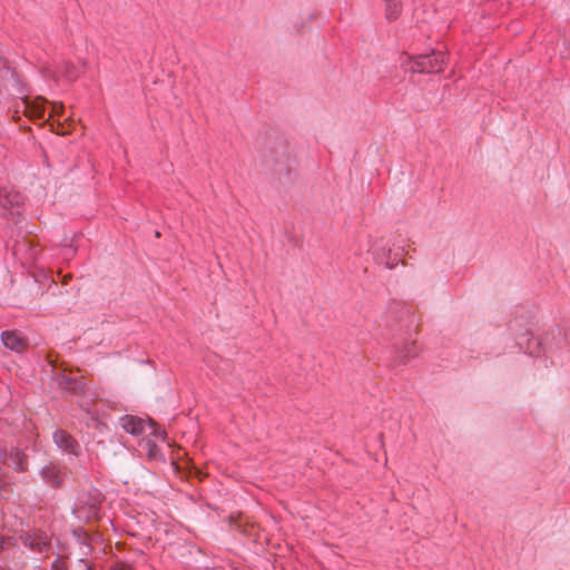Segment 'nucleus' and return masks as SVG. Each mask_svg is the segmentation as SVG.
Returning a JSON list of instances; mask_svg holds the SVG:
<instances>
[{
	"instance_id": "f257e3e1",
	"label": "nucleus",
	"mask_w": 570,
	"mask_h": 570,
	"mask_svg": "<svg viewBox=\"0 0 570 570\" xmlns=\"http://www.w3.org/2000/svg\"><path fill=\"white\" fill-rule=\"evenodd\" d=\"M49 104L45 98L37 97L35 99L23 98L17 106V111H22L31 120H42V125L48 124L51 131L58 135H68L75 127L72 116L67 117L63 121L59 120L65 112L62 102H51V109L46 118V105Z\"/></svg>"
},
{
	"instance_id": "f03ea898",
	"label": "nucleus",
	"mask_w": 570,
	"mask_h": 570,
	"mask_svg": "<svg viewBox=\"0 0 570 570\" xmlns=\"http://www.w3.org/2000/svg\"><path fill=\"white\" fill-rule=\"evenodd\" d=\"M120 426L128 433L139 436V435H146V436H163L164 431H160L156 423L151 420L145 421L140 417L132 416V415H125L120 417L119 420Z\"/></svg>"
},
{
	"instance_id": "7ed1b4c3",
	"label": "nucleus",
	"mask_w": 570,
	"mask_h": 570,
	"mask_svg": "<svg viewBox=\"0 0 570 570\" xmlns=\"http://www.w3.org/2000/svg\"><path fill=\"white\" fill-rule=\"evenodd\" d=\"M444 66V53L433 51L431 55H421L412 63L413 72H440Z\"/></svg>"
},
{
	"instance_id": "20e7f679",
	"label": "nucleus",
	"mask_w": 570,
	"mask_h": 570,
	"mask_svg": "<svg viewBox=\"0 0 570 570\" xmlns=\"http://www.w3.org/2000/svg\"><path fill=\"white\" fill-rule=\"evenodd\" d=\"M53 441L58 448L70 454H78L80 449L78 442L67 432L58 430L53 433Z\"/></svg>"
},
{
	"instance_id": "39448f33",
	"label": "nucleus",
	"mask_w": 570,
	"mask_h": 570,
	"mask_svg": "<svg viewBox=\"0 0 570 570\" xmlns=\"http://www.w3.org/2000/svg\"><path fill=\"white\" fill-rule=\"evenodd\" d=\"M3 345L17 353L23 352L28 347V343L19 333L7 331L1 334Z\"/></svg>"
},
{
	"instance_id": "423d86ee",
	"label": "nucleus",
	"mask_w": 570,
	"mask_h": 570,
	"mask_svg": "<svg viewBox=\"0 0 570 570\" xmlns=\"http://www.w3.org/2000/svg\"><path fill=\"white\" fill-rule=\"evenodd\" d=\"M22 203V197L21 195L13 190V189H9L7 187L2 188L0 190V206L3 207V208H17L16 213L19 214V210L18 208L20 207ZM11 214L13 215L14 212L12 210Z\"/></svg>"
},
{
	"instance_id": "0eeeda50",
	"label": "nucleus",
	"mask_w": 570,
	"mask_h": 570,
	"mask_svg": "<svg viewBox=\"0 0 570 570\" xmlns=\"http://www.w3.org/2000/svg\"><path fill=\"white\" fill-rule=\"evenodd\" d=\"M385 8V16L389 20H395L402 12L401 0H382Z\"/></svg>"
},
{
	"instance_id": "6e6552de",
	"label": "nucleus",
	"mask_w": 570,
	"mask_h": 570,
	"mask_svg": "<svg viewBox=\"0 0 570 570\" xmlns=\"http://www.w3.org/2000/svg\"><path fill=\"white\" fill-rule=\"evenodd\" d=\"M9 461L12 463L14 470L17 471H24L27 469L26 456L17 449L11 451Z\"/></svg>"
},
{
	"instance_id": "1a4fd4ad",
	"label": "nucleus",
	"mask_w": 570,
	"mask_h": 570,
	"mask_svg": "<svg viewBox=\"0 0 570 570\" xmlns=\"http://www.w3.org/2000/svg\"><path fill=\"white\" fill-rule=\"evenodd\" d=\"M42 475L48 482L59 483V469L55 465L43 468Z\"/></svg>"
},
{
	"instance_id": "9d476101",
	"label": "nucleus",
	"mask_w": 570,
	"mask_h": 570,
	"mask_svg": "<svg viewBox=\"0 0 570 570\" xmlns=\"http://www.w3.org/2000/svg\"><path fill=\"white\" fill-rule=\"evenodd\" d=\"M372 250H373V254L377 255V256H379V257H381L382 259H383V258H386L385 266H386L387 268H393V267L395 266V263H394V262H389V259H390V255H391V252H392L391 246H389V247L383 246V247H382V253H381V254H380V252H379V250H380V248L373 247V248H372Z\"/></svg>"
},
{
	"instance_id": "9b49d317",
	"label": "nucleus",
	"mask_w": 570,
	"mask_h": 570,
	"mask_svg": "<svg viewBox=\"0 0 570 570\" xmlns=\"http://www.w3.org/2000/svg\"><path fill=\"white\" fill-rule=\"evenodd\" d=\"M145 445L148 451V456L150 459H157L158 458V449L154 442H151L149 439L145 441Z\"/></svg>"
},
{
	"instance_id": "f8f14e48",
	"label": "nucleus",
	"mask_w": 570,
	"mask_h": 570,
	"mask_svg": "<svg viewBox=\"0 0 570 570\" xmlns=\"http://www.w3.org/2000/svg\"><path fill=\"white\" fill-rule=\"evenodd\" d=\"M63 75L68 80H75L77 78L75 68L69 63L65 66Z\"/></svg>"
},
{
	"instance_id": "ddd939ff",
	"label": "nucleus",
	"mask_w": 570,
	"mask_h": 570,
	"mask_svg": "<svg viewBox=\"0 0 570 570\" xmlns=\"http://www.w3.org/2000/svg\"><path fill=\"white\" fill-rule=\"evenodd\" d=\"M110 570H134V568L126 562L118 561L110 567Z\"/></svg>"
},
{
	"instance_id": "4468645a",
	"label": "nucleus",
	"mask_w": 570,
	"mask_h": 570,
	"mask_svg": "<svg viewBox=\"0 0 570 570\" xmlns=\"http://www.w3.org/2000/svg\"><path fill=\"white\" fill-rule=\"evenodd\" d=\"M59 383H60V385L65 386L66 389H69V390L75 389V386H73L75 383H73L72 379H70L66 375H63L61 377Z\"/></svg>"
},
{
	"instance_id": "2eb2a0df",
	"label": "nucleus",
	"mask_w": 570,
	"mask_h": 570,
	"mask_svg": "<svg viewBox=\"0 0 570 570\" xmlns=\"http://www.w3.org/2000/svg\"><path fill=\"white\" fill-rule=\"evenodd\" d=\"M8 72L6 61L0 56V80L2 79L3 75Z\"/></svg>"
},
{
	"instance_id": "dca6fc26",
	"label": "nucleus",
	"mask_w": 570,
	"mask_h": 570,
	"mask_svg": "<svg viewBox=\"0 0 570 570\" xmlns=\"http://www.w3.org/2000/svg\"><path fill=\"white\" fill-rule=\"evenodd\" d=\"M51 570H65V563L61 560H56L52 563Z\"/></svg>"
},
{
	"instance_id": "f3484780",
	"label": "nucleus",
	"mask_w": 570,
	"mask_h": 570,
	"mask_svg": "<svg viewBox=\"0 0 570 570\" xmlns=\"http://www.w3.org/2000/svg\"><path fill=\"white\" fill-rule=\"evenodd\" d=\"M97 503H98V500H95L92 503H90V509L96 508Z\"/></svg>"
},
{
	"instance_id": "a211bd4d",
	"label": "nucleus",
	"mask_w": 570,
	"mask_h": 570,
	"mask_svg": "<svg viewBox=\"0 0 570 570\" xmlns=\"http://www.w3.org/2000/svg\"><path fill=\"white\" fill-rule=\"evenodd\" d=\"M4 541L0 539V549H2Z\"/></svg>"
}]
</instances>
